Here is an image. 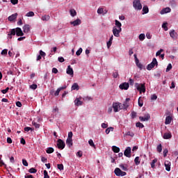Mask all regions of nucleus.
<instances>
[{
    "instance_id": "obj_21",
    "label": "nucleus",
    "mask_w": 178,
    "mask_h": 178,
    "mask_svg": "<svg viewBox=\"0 0 178 178\" xmlns=\"http://www.w3.org/2000/svg\"><path fill=\"white\" fill-rule=\"evenodd\" d=\"M163 138H164V140H169L170 138H172V134L171 133H165Z\"/></svg>"
},
{
    "instance_id": "obj_48",
    "label": "nucleus",
    "mask_w": 178,
    "mask_h": 178,
    "mask_svg": "<svg viewBox=\"0 0 178 178\" xmlns=\"http://www.w3.org/2000/svg\"><path fill=\"white\" fill-rule=\"evenodd\" d=\"M37 84H32L29 86L30 88H31V90H37Z\"/></svg>"
},
{
    "instance_id": "obj_27",
    "label": "nucleus",
    "mask_w": 178,
    "mask_h": 178,
    "mask_svg": "<svg viewBox=\"0 0 178 178\" xmlns=\"http://www.w3.org/2000/svg\"><path fill=\"white\" fill-rule=\"evenodd\" d=\"M51 19V17L49 15H44L42 17V20L43 22H48Z\"/></svg>"
},
{
    "instance_id": "obj_10",
    "label": "nucleus",
    "mask_w": 178,
    "mask_h": 178,
    "mask_svg": "<svg viewBox=\"0 0 178 178\" xmlns=\"http://www.w3.org/2000/svg\"><path fill=\"white\" fill-rule=\"evenodd\" d=\"M70 23L71 25L74 26V27H76V26H80V24H81V19L78 18L74 21L70 22Z\"/></svg>"
},
{
    "instance_id": "obj_38",
    "label": "nucleus",
    "mask_w": 178,
    "mask_h": 178,
    "mask_svg": "<svg viewBox=\"0 0 178 178\" xmlns=\"http://www.w3.org/2000/svg\"><path fill=\"white\" fill-rule=\"evenodd\" d=\"M162 28L165 30V31H168V22H164L162 24Z\"/></svg>"
},
{
    "instance_id": "obj_37",
    "label": "nucleus",
    "mask_w": 178,
    "mask_h": 178,
    "mask_svg": "<svg viewBox=\"0 0 178 178\" xmlns=\"http://www.w3.org/2000/svg\"><path fill=\"white\" fill-rule=\"evenodd\" d=\"M115 26H117L118 29H122V23L118 21V19H115Z\"/></svg>"
},
{
    "instance_id": "obj_56",
    "label": "nucleus",
    "mask_w": 178,
    "mask_h": 178,
    "mask_svg": "<svg viewBox=\"0 0 178 178\" xmlns=\"http://www.w3.org/2000/svg\"><path fill=\"white\" fill-rule=\"evenodd\" d=\"M126 136H129L130 137H134V133L128 131L127 132Z\"/></svg>"
},
{
    "instance_id": "obj_52",
    "label": "nucleus",
    "mask_w": 178,
    "mask_h": 178,
    "mask_svg": "<svg viewBox=\"0 0 178 178\" xmlns=\"http://www.w3.org/2000/svg\"><path fill=\"white\" fill-rule=\"evenodd\" d=\"M140 99H141V97H139L138 104L139 106L141 108L143 106V105H144V104L143 103V101L140 100Z\"/></svg>"
},
{
    "instance_id": "obj_14",
    "label": "nucleus",
    "mask_w": 178,
    "mask_h": 178,
    "mask_svg": "<svg viewBox=\"0 0 178 178\" xmlns=\"http://www.w3.org/2000/svg\"><path fill=\"white\" fill-rule=\"evenodd\" d=\"M23 32L24 33H30V30L31 29V26L29 24H25L23 27Z\"/></svg>"
},
{
    "instance_id": "obj_32",
    "label": "nucleus",
    "mask_w": 178,
    "mask_h": 178,
    "mask_svg": "<svg viewBox=\"0 0 178 178\" xmlns=\"http://www.w3.org/2000/svg\"><path fill=\"white\" fill-rule=\"evenodd\" d=\"M54 151V147H48L46 150V152L47 154H52Z\"/></svg>"
},
{
    "instance_id": "obj_17",
    "label": "nucleus",
    "mask_w": 178,
    "mask_h": 178,
    "mask_svg": "<svg viewBox=\"0 0 178 178\" xmlns=\"http://www.w3.org/2000/svg\"><path fill=\"white\" fill-rule=\"evenodd\" d=\"M16 19H17V13H15L8 17L9 22H13L14 20H16Z\"/></svg>"
},
{
    "instance_id": "obj_59",
    "label": "nucleus",
    "mask_w": 178,
    "mask_h": 178,
    "mask_svg": "<svg viewBox=\"0 0 178 178\" xmlns=\"http://www.w3.org/2000/svg\"><path fill=\"white\" fill-rule=\"evenodd\" d=\"M157 98H158V96H156V95H152L151 96L152 101H155V100H156Z\"/></svg>"
},
{
    "instance_id": "obj_40",
    "label": "nucleus",
    "mask_w": 178,
    "mask_h": 178,
    "mask_svg": "<svg viewBox=\"0 0 178 178\" xmlns=\"http://www.w3.org/2000/svg\"><path fill=\"white\" fill-rule=\"evenodd\" d=\"M26 16H27V17H33V16H34V12L30 11L26 13Z\"/></svg>"
},
{
    "instance_id": "obj_53",
    "label": "nucleus",
    "mask_w": 178,
    "mask_h": 178,
    "mask_svg": "<svg viewBox=\"0 0 178 178\" xmlns=\"http://www.w3.org/2000/svg\"><path fill=\"white\" fill-rule=\"evenodd\" d=\"M44 178H49V175H48V172L46 170H44Z\"/></svg>"
},
{
    "instance_id": "obj_15",
    "label": "nucleus",
    "mask_w": 178,
    "mask_h": 178,
    "mask_svg": "<svg viewBox=\"0 0 178 178\" xmlns=\"http://www.w3.org/2000/svg\"><path fill=\"white\" fill-rule=\"evenodd\" d=\"M120 90H129V83H123L120 85Z\"/></svg>"
},
{
    "instance_id": "obj_23",
    "label": "nucleus",
    "mask_w": 178,
    "mask_h": 178,
    "mask_svg": "<svg viewBox=\"0 0 178 178\" xmlns=\"http://www.w3.org/2000/svg\"><path fill=\"white\" fill-rule=\"evenodd\" d=\"M112 41H113V35H111L109 40L107 42V48H111V46L112 45Z\"/></svg>"
},
{
    "instance_id": "obj_50",
    "label": "nucleus",
    "mask_w": 178,
    "mask_h": 178,
    "mask_svg": "<svg viewBox=\"0 0 178 178\" xmlns=\"http://www.w3.org/2000/svg\"><path fill=\"white\" fill-rule=\"evenodd\" d=\"M175 87H176V83H175V81H172L171 83V86H170V88L172 90L173 88H175Z\"/></svg>"
},
{
    "instance_id": "obj_9",
    "label": "nucleus",
    "mask_w": 178,
    "mask_h": 178,
    "mask_svg": "<svg viewBox=\"0 0 178 178\" xmlns=\"http://www.w3.org/2000/svg\"><path fill=\"white\" fill-rule=\"evenodd\" d=\"M149 119H151V115L149 113H146V118L143 116L139 117V120H140V122H148Z\"/></svg>"
},
{
    "instance_id": "obj_7",
    "label": "nucleus",
    "mask_w": 178,
    "mask_h": 178,
    "mask_svg": "<svg viewBox=\"0 0 178 178\" xmlns=\"http://www.w3.org/2000/svg\"><path fill=\"white\" fill-rule=\"evenodd\" d=\"M120 33H122V29H117L115 26L113 28V33L115 37H120Z\"/></svg>"
},
{
    "instance_id": "obj_5",
    "label": "nucleus",
    "mask_w": 178,
    "mask_h": 178,
    "mask_svg": "<svg viewBox=\"0 0 178 178\" xmlns=\"http://www.w3.org/2000/svg\"><path fill=\"white\" fill-rule=\"evenodd\" d=\"M135 87L138 90V91H140V92H145V85L144 84H138V83H135Z\"/></svg>"
},
{
    "instance_id": "obj_46",
    "label": "nucleus",
    "mask_w": 178,
    "mask_h": 178,
    "mask_svg": "<svg viewBox=\"0 0 178 178\" xmlns=\"http://www.w3.org/2000/svg\"><path fill=\"white\" fill-rule=\"evenodd\" d=\"M97 13L99 15H102V13H104V8H99L97 9Z\"/></svg>"
},
{
    "instance_id": "obj_45",
    "label": "nucleus",
    "mask_w": 178,
    "mask_h": 178,
    "mask_svg": "<svg viewBox=\"0 0 178 178\" xmlns=\"http://www.w3.org/2000/svg\"><path fill=\"white\" fill-rule=\"evenodd\" d=\"M32 124H33V126H34V127H35V129H40V124H38L35 122H33Z\"/></svg>"
},
{
    "instance_id": "obj_33",
    "label": "nucleus",
    "mask_w": 178,
    "mask_h": 178,
    "mask_svg": "<svg viewBox=\"0 0 178 178\" xmlns=\"http://www.w3.org/2000/svg\"><path fill=\"white\" fill-rule=\"evenodd\" d=\"M139 40L140 41H144V40H145V34L144 33H141L139 35Z\"/></svg>"
},
{
    "instance_id": "obj_8",
    "label": "nucleus",
    "mask_w": 178,
    "mask_h": 178,
    "mask_svg": "<svg viewBox=\"0 0 178 178\" xmlns=\"http://www.w3.org/2000/svg\"><path fill=\"white\" fill-rule=\"evenodd\" d=\"M124 155L127 156V158H131V148L130 147L126 148L124 152Z\"/></svg>"
},
{
    "instance_id": "obj_51",
    "label": "nucleus",
    "mask_w": 178,
    "mask_h": 178,
    "mask_svg": "<svg viewBox=\"0 0 178 178\" xmlns=\"http://www.w3.org/2000/svg\"><path fill=\"white\" fill-rule=\"evenodd\" d=\"M136 65L138 66V67H139V69H140V70L143 69V64L140 63V61H138L136 63Z\"/></svg>"
},
{
    "instance_id": "obj_62",
    "label": "nucleus",
    "mask_w": 178,
    "mask_h": 178,
    "mask_svg": "<svg viewBox=\"0 0 178 178\" xmlns=\"http://www.w3.org/2000/svg\"><path fill=\"white\" fill-rule=\"evenodd\" d=\"M40 55L41 56H43V58H44L45 55H47V54H46L45 52H44L42 50H40Z\"/></svg>"
},
{
    "instance_id": "obj_4",
    "label": "nucleus",
    "mask_w": 178,
    "mask_h": 178,
    "mask_svg": "<svg viewBox=\"0 0 178 178\" xmlns=\"http://www.w3.org/2000/svg\"><path fill=\"white\" fill-rule=\"evenodd\" d=\"M114 173L117 176H122V177L126 176L127 175V173H126V172L122 171V170H120V168H116L115 169Z\"/></svg>"
},
{
    "instance_id": "obj_58",
    "label": "nucleus",
    "mask_w": 178,
    "mask_h": 178,
    "mask_svg": "<svg viewBox=\"0 0 178 178\" xmlns=\"http://www.w3.org/2000/svg\"><path fill=\"white\" fill-rule=\"evenodd\" d=\"M170 70H172V64H168L167 68H166V72H170Z\"/></svg>"
},
{
    "instance_id": "obj_1",
    "label": "nucleus",
    "mask_w": 178,
    "mask_h": 178,
    "mask_svg": "<svg viewBox=\"0 0 178 178\" xmlns=\"http://www.w3.org/2000/svg\"><path fill=\"white\" fill-rule=\"evenodd\" d=\"M133 6L136 10H141L143 9V5L140 0H134L133 2Z\"/></svg>"
},
{
    "instance_id": "obj_49",
    "label": "nucleus",
    "mask_w": 178,
    "mask_h": 178,
    "mask_svg": "<svg viewBox=\"0 0 178 178\" xmlns=\"http://www.w3.org/2000/svg\"><path fill=\"white\" fill-rule=\"evenodd\" d=\"M163 152L164 158H166V156H168V152H169V150H168V149H165Z\"/></svg>"
},
{
    "instance_id": "obj_19",
    "label": "nucleus",
    "mask_w": 178,
    "mask_h": 178,
    "mask_svg": "<svg viewBox=\"0 0 178 178\" xmlns=\"http://www.w3.org/2000/svg\"><path fill=\"white\" fill-rule=\"evenodd\" d=\"M171 9L169 7H167L165 8H163L161 11V15H165V13H170L171 12Z\"/></svg>"
},
{
    "instance_id": "obj_22",
    "label": "nucleus",
    "mask_w": 178,
    "mask_h": 178,
    "mask_svg": "<svg viewBox=\"0 0 178 178\" xmlns=\"http://www.w3.org/2000/svg\"><path fill=\"white\" fill-rule=\"evenodd\" d=\"M66 144L68 147H72L73 145V139L72 138H67Z\"/></svg>"
},
{
    "instance_id": "obj_35",
    "label": "nucleus",
    "mask_w": 178,
    "mask_h": 178,
    "mask_svg": "<svg viewBox=\"0 0 178 178\" xmlns=\"http://www.w3.org/2000/svg\"><path fill=\"white\" fill-rule=\"evenodd\" d=\"M111 131H113V127H111L106 129V134H109Z\"/></svg>"
},
{
    "instance_id": "obj_25",
    "label": "nucleus",
    "mask_w": 178,
    "mask_h": 178,
    "mask_svg": "<svg viewBox=\"0 0 178 178\" xmlns=\"http://www.w3.org/2000/svg\"><path fill=\"white\" fill-rule=\"evenodd\" d=\"M143 15H147L148 12H149V9L148 8V6H144L143 8Z\"/></svg>"
},
{
    "instance_id": "obj_13",
    "label": "nucleus",
    "mask_w": 178,
    "mask_h": 178,
    "mask_svg": "<svg viewBox=\"0 0 178 178\" xmlns=\"http://www.w3.org/2000/svg\"><path fill=\"white\" fill-rule=\"evenodd\" d=\"M16 35L17 37H23V35H24V33H23V31H22L21 28H16Z\"/></svg>"
},
{
    "instance_id": "obj_3",
    "label": "nucleus",
    "mask_w": 178,
    "mask_h": 178,
    "mask_svg": "<svg viewBox=\"0 0 178 178\" xmlns=\"http://www.w3.org/2000/svg\"><path fill=\"white\" fill-rule=\"evenodd\" d=\"M122 103L120 102H113V108L114 112H119L120 109H122Z\"/></svg>"
},
{
    "instance_id": "obj_24",
    "label": "nucleus",
    "mask_w": 178,
    "mask_h": 178,
    "mask_svg": "<svg viewBox=\"0 0 178 178\" xmlns=\"http://www.w3.org/2000/svg\"><path fill=\"white\" fill-rule=\"evenodd\" d=\"M172 123V117L167 116L165 118V124H170Z\"/></svg>"
},
{
    "instance_id": "obj_43",
    "label": "nucleus",
    "mask_w": 178,
    "mask_h": 178,
    "mask_svg": "<svg viewBox=\"0 0 178 178\" xmlns=\"http://www.w3.org/2000/svg\"><path fill=\"white\" fill-rule=\"evenodd\" d=\"M29 173H37V169L31 168L29 170Z\"/></svg>"
},
{
    "instance_id": "obj_47",
    "label": "nucleus",
    "mask_w": 178,
    "mask_h": 178,
    "mask_svg": "<svg viewBox=\"0 0 178 178\" xmlns=\"http://www.w3.org/2000/svg\"><path fill=\"white\" fill-rule=\"evenodd\" d=\"M113 76L114 77V79H118V77L119 76V72H118V71H115L113 73Z\"/></svg>"
},
{
    "instance_id": "obj_6",
    "label": "nucleus",
    "mask_w": 178,
    "mask_h": 178,
    "mask_svg": "<svg viewBox=\"0 0 178 178\" xmlns=\"http://www.w3.org/2000/svg\"><path fill=\"white\" fill-rule=\"evenodd\" d=\"M65 146L66 144H65V142L62 140V139H58L57 140V147L58 149H63Z\"/></svg>"
},
{
    "instance_id": "obj_57",
    "label": "nucleus",
    "mask_w": 178,
    "mask_h": 178,
    "mask_svg": "<svg viewBox=\"0 0 178 178\" xmlns=\"http://www.w3.org/2000/svg\"><path fill=\"white\" fill-rule=\"evenodd\" d=\"M22 163L24 166H29V163L27 162V160L26 159H22Z\"/></svg>"
},
{
    "instance_id": "obj_12",
    "label": "nucleus",
    "mask_w": 178,
    "mask_h": 178,
    "mask_svg": "<svg viewBox=\"0 0 178 178\" xmlns=\"http://www.w3.org/2000/svg\"><path fill=\"white\" fill-rule=\"evenodd\" d=\"M170 35L172 40H177V33H176V31L175 29H172L170 31Z\"/></svg>"
},
{
    "instance_id": "obj_34",
    "label": "nucleus",
    "mask_w": 178,
    "mask_h": 178,
    "mask_svg": "<svg viewBox=\"0 0 178 178\" xmlns=\"http://www.w3.org/2000/svg\"><path fill=\"white\" fill-rule=\"evenodd\" d=\"M88 144L89 145H90V147H93V148H95V144H94V141L92 140V139H90L88 140Z\"/></svg>"
},
{
    "instance_id": "obj_44",
    "label": "nucleus",
    "mask_w": 178,
    "mask_h": 178,
    "mask_svg": "<svg viewBox=\"0 0 178 178\" xmlns=\"http://www.w3.org/2000/svg\"><path fill=\"white\" fill-rule=\"evenodd\" d=\"M120 168L122 169V170L127 171V167L124 164H120Z\"/></svg>"
},
{
    "instance_id": "obj_29",
    "label": "nucleus",
    "mask_w": 178,
    "mask_h": 178,
    "mask_svg": "<svg viewBox=\"0 0 178 178\" xmlns=\"http://www.w3.org/2000/svg\"><path fill=\"white\" fill-rule=\"evenodd\" d=\"M129 108V103L127 102H124L122 104V106L121 107V109H127Z\"/></svg>"
},
{
    "instance_id": "obj_31",
    "label": "nucleus",
    "mask_w": 178,
    "mask_h": 178,
    "mask_svg": "<svg viewBox=\"0 0 178 178\" xmlns=\"http://www.w3.org/2000/svg\"><path fill=\"white\" fill-rule=\"evenodd\" d=\"M70 13L72 17H74V16H76V15H77V12H76L74 9L70 10Z\"/></svg>"
},
{
    "instance_id": "obj_20",
    "label": "nucleus",
    "mask_w": 178,
    "mask_h": 178,
    "mask_svg": "<svg viewBox=\"0 0 178 178\" xmlns=\"http://www.w3.org/2000/svg\"><path fill=\"white\" fill-rule=\"evenodd\" d=\"M81 98H76L74 100V104L76 105V106H80L81 105H83V102L81 101Z\"/></svg>"
},
{
    "instance_id": "obj_30",
    "label": "nucleus",
    "mask_w": 178,
    "mask_h": 178,
    "mask_svg": "<svg viewBox=\"0 0 178 178\" xmlns=\"http://www.w3.org/2000/svg\"><path fill=\"white\" fill-rule=\"evenodd\" d=\"M134 162H135V165H136V166H138V165H140V157L136 156L134 159Z\"/></svg>"
},
{
    "instance_id": "obj_61",
    "label": "nucleus",
    "mask_w": 178,
    "mask_h": 178,
    "mask_svg": "<svg viewBox=\"0 0 178 178\" xmlns=\"http://www.w3.org/2000/svg\"><path fill=\"white\" fill-rule=\"evenodd\" d=\"M8 91H9V88H6L4 90H1L2 94H6V92H8Z\"/></svg>"
},
{
    "instance_id": "obj_18",
    "label": "nucleus",
    "mask_w": 178,
    "mask_h": 178,
    "mask_svg": "<svg viewBox=\"0 0 178 178\" xmlns=\"http://www.w3.org/2000/svg\"><path fill=\"white\" fill-rule=\"evenodd\" d=\"M62 90H66V86H63V87L58 88L56 90V91L54 92V96L58 97V95H59V92H60V91H62Z\"/></svg>"
},
{
    "instance_id": "obj_63",
    "label": "nucleus",
    "mask_w": 178,
    "mask_h": 178,
    "mask_svg": "<svg viewBox=\"0 0 178 178\" xmlns=\"http://www.w3.org/2000/svg\"><path fill=\"white\" fill-rule=\"evenodd\" d=\"M58 60L62 63L65 60V58L63 57H58Z\"/></svg>"
},
{
    "instance_id": "obj_54",
    "label": "nucleus",
    "mask_w": 178,
    "mask_h": 178,
    "mask_svg": "<svg viewBox=\"0 0 178 178\" xmlns=\"http://www.w3.org/2000/svg\"><path fill=\"white\" fill-rule=\"evenodd\" d=\"M10 34H11L12 35H16V29H11Z\"/></svg>"
},
{
    "instance_id": "obj_64",
    "label": "nucleus",
    "mask_w": 178,
    "mask_h": 178,
    "mask_svg": "<svg viewBox=\"0 0 178 178\" xmlns=\"http://www.w3.org/2000/svg\"><path fill=\"white\" fill-rule=\"evenodd\" d=\"M24 178H34V176H33L31 175H26L24 176Z\"/></svg>"
},
{
    "instance_id": "obj_60",
    "label": "nucleus",
    "mask_w": 178,
    "mask_h": 178,
    "mask_svg": "<svg viewBox=\"0 0 178 178\" xmlns=\"http://www.w3.org/2000/svg\"><path fill=\"white\" fill-rule=\"evenodd\" d=\"M1 55H8V49H5L2 50Z\"/></svg>"
},
{
    "instance_id": "obj_55",
    "label": "nucleus",
    "mask_w": 178,
    "mask_h": 178,
    "mask_svg": "<svg viewBox=\"0 0 178 178\" xmlns=\"http://www.w3.org/2000/svg\"><path fill=\"white\" fill-rule=\"evenodd\" d=\"M57 168L59 170H63V164H58Z\"/></svg>"
},
{
    "instance_id": "obj_28",
    "label": "nucleus",
    "mask_w": 178,
    "mask_h": 178,
    "mask_svg": "<svg viewBox=\"0 0 178 178\" xmlns=\"http://www.w3.org/2000/svg\"><path fill=\"white\" fill-rule=\"evenodd\" d=\"M80 89V87L79 86V84L76 83H74L72 86V90H79Z\"/></svg>"
},
{
    "instance_id": "obj_42",
    "label": "nucleus",
    "mask_w": 178,
    "mask_h": 178,
    "mask_svg": "<svg viewBox=\"0 0 178 178\" xmlns=\"http://www.w3.org/2000/svg\"><path fill=\"white\" fill-rule=\"evenodd\" d=\"M157 161H158V160L156 159H154V160H152V161L151 163V167L155 168V163H156Z\"/></svg>"
},
{
    "instance_id": "obj_2",
    "label": "nucleus",
    "mask_w": 178,
    "mask_h": 178,
    "mask_svg": "<svg viewBox=\"0 0 178 178\" xmlns=\"http://www.w3.org/2000/svg\"><path fill=\"white\" fill-rule=\"evenodd\" d=\"M155 65L158 66V61L156 60V58H154L151 63L147 65V70H152V69L155 67Z\"/></svg>"
},
{
    "instance_id": "obj_41",
    "label": "nucleus",
    "mask_w": 178,
    "mask_h": 178,
    "mask_svg": "<svg viewBox=\"0 0 178 178\" xmlns=\"http://www.w3.org/2000/svg\"><path fill=\"white\" fill-rule=\"evenodd\" d=\"M82 52H83V49L82 48H79V50L76 52V55L77 56H80V55H81Z\"/></svg>"
},
{
    "instance_id": "obj_16",
    "label": "nucleus",
    "mask_w": 178,
    "mask_h": 178,
    "mask_svg": "<svg viewBox=\"0 0 178 178\" xmlns=\"http://www.w3.org/2000/svg\"><path fill=\"white\" fill-rule=\"evenodd\" d=\"M170 165L171 163L169 161H165L164 163V165L165 168V170H167V172H170Z\"/></svg>"
},
{
    "instance_id": "obj_26",
    "label": "nucleus",
    "mask_w": 178,
    "mask_h": 178,
    "mask_svg": "<svg viewBox=\"0 0 178 178\" xmlns=\"http://www.w3.org/2000/svg\"><path fill=\"white\" fill-rule=\"evenodd\" d=\"M112 149H113V152H115V154H118V152H120V148H119L118 147H116V146H113Z\"/></svg>"
},
{
    "instance_id": "obj_36",
    "label": "nucleus",
    "mask_w": 178,
    "mask_h": 178,
    "mask_svg": "<svg viewBox=\"0 0 178 178\" xmlns=\"http://www.w3.org/2000/svg\"><path fill=\"white\" fill-rule=\"evenodd\" d=\"M136 127H139V129H143V127H144V124H143V123H141L140 122H136Z\"/></svg>"
},
{
    "instance_id": "obj_39",
    "label": "nucleus",
    "mask_w": 178,
    "mask_h": 178,
    "mask_svg": "<svg viewBox=\"0 0 178 178\" xmlns=\"http://www.w3.org/2000/svg\"><path fill=\"white\" fill-rule=\"evenodd\" d=\"M156 149H157V152H162V144H159L157 147H156Z\"/></svg>"
},
{
    "instance_id": "obj_11",
    "label": "nucleus",
    "mask_w": 178,
    "mask_h": 178,
    "mask_svg": "<svg viewBox=\"0 0 178 178\" xmlns=\"http://www.w3.org/2000/svg\"><path fill=\"white\" fill-rule=\"evenodd\" d=\"M66 73L67 74H69L70 76H72L73 77V75L74 74V72L73 71V68H72L70 65L67 66Z\"/></svg>"
}]
</instances>
